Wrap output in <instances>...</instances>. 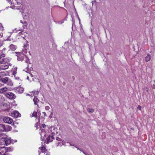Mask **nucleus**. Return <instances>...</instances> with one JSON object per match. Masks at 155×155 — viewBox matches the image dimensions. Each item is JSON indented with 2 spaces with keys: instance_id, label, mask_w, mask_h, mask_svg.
Here are the masks:
<instances>
[{
  "instance_id": "obj_33",
  "label": "nucleus",
  "mask_w": 155,
  "mask_h": 155,
  "mask_svg": "<svg viewBox=\"0 0 155 155\" xmlns=\"http://www.w3.org/2000/svg\"><path fill=\"white\" fill-rule=\"evenodd\" d=\"M45 109L47 110H48L50 109V107L48 106H47L45 107Z\"/></svg>"
},
{
  "instance_id": "obj_23",
  "label": "nucleus",
  "mask_w": 155,
  "mask_h": 155,
  "mask_svg": "<svg viewBox=\"0 0 155 155\" xmlns=\"http://www.w3.org/2000/svg\"><path fill=\"white\" fill-rule=\"evenodd\" d=\"M27 49L28 48H24V49L22 50V54H24L25 55V54H26L27 52Z\"/></svg>"
},
{
  "instance_id": "obj_37",
  "label": "nucleus",
  "mask_w": 155,
  "mask_h": 155,
  "mask_svg": "<svg viewBox=\"0 0 155 155\" xmlns=\"http://www.w3.org/2000/svg\"><path fill=\"white\" fill-rule=\"evenodd\" d=\"M145 90L147 92H148V89L147 87H145Z\"/></svg>"
},
{
  "instance_id": "obj_1",
  "label": "nucleus",
  "mask_w": 155,
  "mask_h": 155,
  "mask_svg": "<svg viewBox=\"0 0 155 155\" xmlns=\"http://www.w3.org/2000/svg\"><path fill=\"white\" fill-rule=\"evenodd\" d=\"M9 62V61L8 59V61H7V63H0L1 65H0V70H4L7 69L8 68V64Z\"/></svg>"
},
{
  "instance_id": "obj_48",
  "label": "nucleus",
  "mask_w": 155,
  "mask_h": 155,
  "mask_svg": "<svg viewBox=\"0 0 155 155\" xmlns=\"http://www.w3.org/2000/svg\"><path fill=\"white\" fill-rule=\"evenodd\" d=\"M11 8H12V9H15V8H14L13 6H11Z\"/></svg>"
},
{
  "instance_id": "obj_32",
  "label": "nucleus",
  "mask_w": 155,
  "mask_h": 155,
  "mask_svg": "<svg viewBox=\"0 0 155 155\" xmlns=\"http://www.w3.org/2000/svg\"><path fill=\"white\" fill-rule=\"evenodd\" d=\"M39 149L41 150L42 151L44 150L45 148L44 147H41L39 148Z\"/></svg>"
},
{
  "instance_id": "obj_42",
  "label": "nucleus",
  "mask_w": 155,
  "mask_h": 155,
  "mask_svg": "<svg viewBox=\"0 0 155 155\" xmlns=\"http://www.w3.org/2000/svg\"><path fill=\"white\" fill-rule=\"evenodd\" d=\"M7 1L8 2L10 3H11V0H7Z\"/></svg>"
},
{
  "instance_id": "obj_9",
  "label": "nucleus",
  "mask_w": 155,
  "mask_h": 155,
  "mask_svg": "<svg viewBox=\"0 0 155 155\" xmlns=\"http://www.w3.org/2000/svg\"><path fill=\"white\" fill-rule=\"evenodd\" d=\"M151 56L150 54H148L145 57V61L146 62L149 61L151 59Z\"/></svg>"
},
{
  "instance_id": "obj_35",
  "label": "nucleus",
  "mask_w": 155,
  "mask_h": 155,
  "mask_svg": "<svg viewBox=\"0 0 155 155\" xmlns=\"http://www.w3.org/2000/svg\"><path fill=\"white\" fill-rule=\"evenodd\" d=\"M137 108L139 110H141V106H138V107H137Z\"/></svg>"
},
{
  "instance_id": "obj_17",
  "label": "nucleus",
  "mask_w": 155,
  "mask_h": 155,
  "mask_svg": "<svg viewBox=\"0 0 155 155\" xmlns=\"http://www.w3.org/2000/svg\"><path fill=\"white\" fill-rule=\"evenodd\" d=\"M41 136V137H42L43 136H44L45 135L46 133L45 131V130L42 129L41 130V132H40Z\"/></svg>"
},
{
  "instance_id": "obj_47",
  "label": "nucleus",
  "mask_w": 155,
  "mask_h": 155,
  "mask_svg": "<svg viewBox=\"0 0 155 155\" xmlns=\"http://www.w3.org/2000/svg\"><path fill=\"white\" fill-rule=\"evenodd\" d=\"M16 7V8H15L16 9H18V10L20 9V8H17V7Z\"/></svg>"
},
{
  "instance_id": "obj_44",
  "label": "nucleus",
  "mask_w": 155,
  "mask_h": 155,
  "mask_svg": "<svg viewBox=\"0 0 155 155\" xmlns=\"http://www.w3.org/2000/svg\"><path fill=\"white\" fill-rule=\"evenodd\" d=\"M20 22L23 24L24 22L23 21H22L21 20L20 21Z\"/></svg>"
},
{
  "instance_id": "obj_15",
  "label": "nucleus",
  "mask_w": 155,
  "mask_h": 155,
  "mask_svg": "<svg viewBox=\"0 0 155 155\" xmlns=\"http://www.w3.org/2000/svg\"><path fill=\"white\" fill-rule=\"evenodd\" d=\"M0 144L3 145L5 144V138L3 137L0 139Z\"/></svg>"
},
{
  "instance_id": "obj_30",
  "label": "nucleus",
  "mask_w": 155,
  "mask_h": 155,
  "mask_svg": "<svg viewBox=\"0 0 155 155\" xmlns=\"http://www.w3.org/2000/svg\"><path fill=\"white\" fill-rule=\"evenodd\" d=\"M3 29V27L2 26V24L1 23H0V30H2Z\"/></svg>"
},
{
  "instance_id": "obj_39",
  "label": "nucleus",
  "mask_w": 155,
  "mask_h": 155,
  "mask_svg": "<svg viewBox=\"0 0 155 155\" xmlns=\"http://www.w3.org/2000/svg\"><path fill=\"white\" fill-rule=\"evenodd\" d=\"M43 113L44 114V116H46V113H45V112H43Z\"/></svg>"
},
{
  "instance_id": "obj_14",
  "label": "nucleus",
  "mask_w": 155,
  "mask_h": 155,
  "mask_svg": "<svg viewBox=\"0 0 155 155\" xmlns=\"http://www.w3.org/2000/svg\"><path fill=\"white\" fill-rule=\"evenodd\" d=\"M5 126L2 124H0V131H5Z\"/></svg>"
},
{
  "instance_id": "obj_16",
  "label": "nucleus",
  "mask_w": 155,
  "mask_h": 155,
  "mask_svg": "<svg viewBox=\"0 0 155 155\" xmlns=\"http://www.w3.org/2000/svg\"><path fill=\"white\" fill-rule=\"evenodd\" d=\"M33 101L34 102L35 104L37 105L39 101V100L38 99L36 96H35L33 99Z\"/></svg>"
},
{
  "instance_id": "obj_46",
  "label": "nucleus",
  "mask_w": 155,
  "mask_h": 155,
  "mask_svg": "<svg viewBox=\"0 0 155 155\" xmlns=\"http://www.w3.org/2000/svg\"><path fill=\"white\" fill-rule=\"evenodd\" d=\"M17 3L18 5H19L20 3L19 2H18Z\"/></svg>"
},
{
  "instance_id": "obj_45",
  "label": "nucleus",
  "mask_w": 155,
  "mask_h": 155,
  "mask_svg": "<svg viewBox=\"0 0 155 155\" xmlns=\"http://www.w3.org/2000/svg\"><path fill=\"white\" fill-rule=\"evenodd\" d=\"M76 148H77V149L78 150H81V149L80 148H78V147H77Z\"/></svg>"
},
{
  "instance_id": "obj_8",
  "label": "nucleus",
  "mask_w": 155,
  "mask_h": 155,
  "mask_svg": "<svg viewBox=\"0 0 155 155\" xmlns=\"http://www.w3.org/2000/svg\"><path fill=\"white\" fill-rule=\"evenodd\" d=\"M9 80H10V79L8 77H5V78H2L0 79V81L4 83H6Z\"/></svg>"
},
{
  "instance_id": "obj_50",
  "label": "nucleus",
  "mask_w": 155,
  "mask_h": 155,
  "mask_svg": "<svg viewBox=\"0 0 155 155\" xmlns=\"http://www.w3.org/2000/svg\"><path fill=\"white\" fill-rule=\"evenodd\" d=\"M101 2V0H99V2Z\"/></svg>"
},
{
  "instance_id": "obj_40",
  "label": "nucleus",
  "mask_w": 155,
  "mask_h": 155,
  "mask_svg": "<svg viewBox=\"0 0 155 155\" xmlns=\"http://www.w3.org/2000/svg\"><path fill=\"white\" fill-rule=\"evenodd\" d=\"M96 2V0H94V1L92 2V4H93L94 3V2Z\"/></svg>"
},
{
  "instance_id": "obj_12",
  "label": "nucleus",
  "mask_w": 155,
  "mask_h": 155,
  "mask_svg": "<svg viewBox=\"0 0 155 155\" xmlns=\"http://www.w3.org/2000/svg\"><path fill=\"white\" fill-rule=\"evenodd\" d=\"M10 49L12 51H15L16 48V46L13 44L9 46Z\"/></svg>"
},
{
  "instance_id": "obj_31",
  "label": "nucleus",
  "mask_w": 155,
  "mask_h": 155,
  "mask_svg": "<svg viewBox=\"0 0 155 155\" xmlns=\"http://www.w3.org/2000/svg\"><path fill=\"white\" fill-rule=\"evenodd\" d=\"M28 45V43H26V44L24 45L23 46L24 48H27V47Z\"/></svg>"
},
{
  "instance_id": "obj_43",
  "label": "nucleus",
  "mask_w": 155,
  "mask_h": 155,
  "mask_svg": "<svg viewBox=\"0 0 155 155\" xmlns=\"http://www.w3.org/2000/svg\"><path fill=\"white\" fill-rule=\"evenodd\" d=\"M30 78L29 76H28L27 79L29 80V78Z\"/></svg>"
},
{
  "instance_id": "obj_41",
  "label": "nucleus",
  "mask_w": 155,
  "mask_h": 155,
  "mask_svg": "<svg viewBox=\"0 0 155 155\" xmlns=\"http://www.w3.org/2000/svg\"><path fill=\"white\" fill-rule=\"evenodd\" d=\"M81 152H82L84 154H85V155H86V154H87L84 151H81Z\"/></svg>"
},
{
  "instance_id": "obj_5",
  "label": "nucleus",
  "mask_w": 155,
  "mask_h": 155,
  "mask_svg": "<svg viewBox=\"0 0 155 155\" xmlns=\"http://www.w3.org/2000/svg\"><path fill=\"white\" fill-rule=\"evenodd\" d=\"M7 150L6 149V147H0V154L2 155L7 153Z\"/></svg>"
},
{
  "instance_id": "obj_19",
  "label": "nucleus",
  "mask_w": 155,
  "mask_h": 155,
  "mask_svg": "<svg viewBox=\"0 0 155 155\" xmlns=\"http://www.w3.org/2000/svg\"><path fill=\"white\" fill-rule=\"evenodd\" d=\"M23 24L24 25L22 26L23 29H26L27 27V22L26 21H25L24 22Z\"/></svg>"
},
{
  "instance_id": "obj_27",
  "label": "nucleus",
  "mask_w": 155,
  "mask_h": 155,
  "mask_svg": "<svg viewBox=\"0 0 155 155\" xmlns=\"http://www.w3.org/2000/svg\"><path fill=\"white\" fill-rule=\"evenodd\" d=\"M32 92L33 93L34 96L37 95L39 93V92L38 91H32Z\"/></svg>"
},
{
  "instance_id": "obj_53",
  "label": "nucleus",
  "mask_w": 155,
  "mask_h": 155,
  "mask_svg": "<svg viewBox=\"0 0 155 155\" xmlns=\"http://www.w3.org/2000/svg\"><path fill=\"white\" fill-rule=\"evenodd\" d=\"M59 143H58V144L57 146H58V144H59Z\"/></svg>"
},
{
  "instance_id": "obj_11",
  "label": "nucleus",
  "mask_w": 155,
  "mask_h": 155,
  "mask_svg": "<svg viewBox=\"0 0 155 155\" xmlns=\"http://www.w3.org/2000/svg\"><path fill=\"white\" fill-rule=\"evenodd\" d=\"M12 127L9 126H5V131H9L12 130Z\"/></svg>"
},
{
  "instance_id": "obj_29",
  "label": "nucleus",
  "mask_w": 155,
  "mask_h": 155,
  "mask_svg": "<svg viewBox=\"0 0 155 155\" xmlns=\"http://www.w3.org/2000/svg\"><path fill=\"white\" fill-rule=\"evenodd\" d=\"M26 56V60H25L27 64H28V63L30 64V63H29L30 62L29 59L26 56Z\"/></svg>"
},
{
  "instance_id": "obj_10",
  "label": "nucleus",
  "mask_w": 155,
  "mask_h": 155,
  "mask_svg": "<svg viewBox=\"0 0 155 155\" xmlns=\"http://www.w3.org/2000/svg\"><path fill=\"white\" fill-rule=\"evenodd\" d=\"M8 88L6 87H4L0 89V94L5 93L7 91Z\"/></svg>"
},
{
  "instance_id": "obj_38",
  "label": "nucleus",
  "mask_w": 155,
  "mask_h": 155,
  "mask_svg": "<svg viewBox=\"0 0 155 155\" xmlns=\"http://www.w3.org/2000/svg\"><path fill=\"white\" fill-rule=\"evenodd\" d=\"M42 126L43 128H45L46 126V125H45V124H42Z\"/></svg>"
},
{
  "instance_id": "obj_4",
  "label": "nucleus",
  "mask_w": 155,
  "mask_h": 155,
  "mask_svg": "<svg viewBox=\"0 0 155 155\" xmlns=\"http://www.w3.org/2000/svg\"><path fill=\"white\" fill-rule=\"evenodd\" d=\"M5 94L6 97L9 99H15L16 97L15 95L12 92L5 93Z\"/></svg>"
},
{
  "instance_id": "obj_54",
  "label": "nucleus",
  "mask_w": 155,
  "mask_h": 155,
  "mask_svg": "<svg viewBox=\"0 0 155 155\" xmlns=\"http://www.w3.org/2000/svg\"><path fill=\"white\" fill-rule=\"evenodd\" d=\"M133 48H134V50H135L134 47H133Z\"/></svg>"
},
{
  "instance_id": "obj_20",
  "label": "nucleus",
  "mask_w": 155,
  "mask_h": 155,
  "mask_svg": "<svg viewBox=\"0 0 155 155\" xmlns=\"http://www.w3.org/2000/svg\"><path fill=\"white\" fill-rule=\"evenodd\" d=\"M50 137H51L52 140L54 139V135H53V134H52L51 136L50 135L47 138V140H48L49 141L51 142L52 140H50Z\"/></svg>"
},
{
  "instance_id": "obj_18",
  "label": "nucleus",
  "mask_w": 155,
  "mask_h": 155,
  "mask_svg": "<svg viewBox=\"0 0 155 155\" xmlns=\"http://www.w3.org/2000/svg\"><path fill=\"white\" fill-rule=\"evenodd\" d=\"M6 149L7 150V153H8L12 151L13 150L12 147H6Z\"/></svg>"
},
{
  "instance_id": "obj_3",
  "label": "nucleus",
  "mask_w": 155,
  "mask_h": 155,
  "mask_svg": "<svg viewBox=\"0 0 155 155\" xmlns=\"http://www.w3.org/2000/svg\"><path fill=\"white\" fill-rule=\"evenodd\" d=\"M3 121L5 123L13 124V120L10 117H5L3 118Z\"/></svg>"
},
{
  "instance_id": "obj_28",
  "label": "nucleus",
  "mask_w": 155,
  "mask_h": 155,
  "mask_svg": "<svg viewBox=\"0 0 155 155\" xmlns=\"http://www.w3.org/2000/svg\"><path fill=\"white\" fill-rule=\"evenodd\" d=\"M18 31H20L21 32H19L18 33V35L19 36H21V35H22L23 34V33H22V32H23V30H22V29H21V30H18Z\"/></svg>"
},
{
  "instance_id": "obj_21",
  "label": "nucleus",
  "mask_w": 155,
  "mask_h": 155,
  "mask_svg": "<svg viewBox=\"0 0 155 155\" xmlns=\"http://www.w3.org/2000/svg\"><path fill=\"white\" fill-rule=\"evenodd\" d=\"M31 78L30 80V81H33L34 80V78L33 77V75L31 74H29V76Z\"/></svg>"
},
{
  "instance_id": "obj_2",
  "label": "nucleus",
  "mask_w": 155,
  "mask_h": 155,
  "mask_svg": "<svg viewBox=\"0 0 155 155\" xmlns=\"http://www.w3.org/2000/svg\"><path fill=\"white\" fill-rule=\"evenodd\" d=\"M17 57V60L18 61H22L24 59L25 56L24 54L21 52H16Z\"/></svg>"
},
{
  "instance_id": "obj_52",
  "label": "nucleus",
  "mask_w": 155,
  "mask_h": 155,
  "mask_svg": "<svg viewBox=\"0 0 155 155\" xmlns=\"http://www.w3.org/2000/svg\"><path fill=\"white\" fill-rule=\"evenodd\" d=\"M152 7H155V5H152Z\"/></svg>"
},
{
  "instance_id": "obj_51",
  "label": "nucleus",
  "mask_w": 155,
  "mask_h": 155,
  "mask_svg": "<svg viewBox=\"0 0 155 155\" xmlns=\"http://www.w3.org/2000/svg\"><path fill=\"white\" fill-rule=\"evenodd\" d=\"M5 49H6V48H3V50H5Z\"/></svg>"
},
{
  "instance_id": "obj_6",
  "label": "nucleus",
  "mask_w": 155,
  "mask_h": 155,
  "mask_svg": "<svg viewBox=\"0 0 155 155\" xmlns=\"http://www.w3.org/2000/svg\"><path fill=\"white\" fill-rule=\"evenodd\" d=\"M15 90L16 93L21 94L23 92L24 88L21 87H18L15 88Z\"/></svg>"
},
{
  "instance_id": "obj_55",
  "label": "nucleus",
  "mask_w": 155,
  "mask_h": 155,
  "mask_svg": "<svg viewBox=\"0 0 155 155\" xmlns=\"http://www.w3.org/2000/svg\"><path fill=\"white\" fill-rule=\"evenodd\" d=\"M81 151H83L82 150H81H81H80Z\"/></svg>"
},
{
  "instance_id": "obj_26",
  "label": "nucleus",
  "mask_w": 155,
  "mask_h": 155,
  "mask_svg": "<svg viewBox=\"0 0 155 155\" xmlns=\"http://www.w3.org/2000/svg\"><path fill=\"white\" fill-rule=\"evenodd\" d=\"M8 81V85L10 86H12L13 85V83L12 81L9 80Z\"/></svg>"
},
{
  "instance_id": "obj_36",
  "label": "nucleus",
  "mask_w": 155,
  "mask_h": 155,
  "mask_svg": "<svg viewBox=\"0 0 155 155\" xmlns=\"http://www.w3.org/2000/svg\"><path fill=\"white\" fill-rule=\"evenodd\" d=\"M21 8V10H20V12H21L22 14H23V13H24V9H22V8Z\"/></svg>"
},
{
  "instance_id": "obj_22",
  "label": "nucleus",
  "mask_w": 155,
  "mask_h": 155,
  "mask_svg": "<svg viewBox=\"0 0 155 155\" xmlns=\"http://www.w3.org/2000/svg\"><path fill=\"white\" fill-rule=\"evenodd\" d=\"M87 111L90 113H93L94 110L93 109L87 108Z\"/></svg>"
},
{
  "instance_id": "obj_13",
  "label": "nucleus",
  "mask_w": 155,
  "mask_h": 155,
  "mask_svg": "<svg viewBox=\"0 0 155 155\" xmlns=\"http://www.w3.org/2000/svg\"><path fill=\"white\" fill-rule=\"evenodd\" d=\"M14 116L15 117H20L21 114H19L18 112V111H15L13 113Z\"/></svg>"
},
{
  "instance_id": "obj_49",
  "label": "nucleus",
  "mask_w": 155,
  "mask_h": 155,
  "mask_svg": "<svg viewBox=\"0 0 155 155\" xmlns=\"http://www.w3.org/2000/svg\"><path fill=\"white\" fill-rule=\"evenodd\" d=\"M27 95H28V96H30V95L29 94H26V96H27Z\"/></svg>"
},
{
  "instance_id": "obj_7",
  "label": "nucleus",
  "mask_w": 155,
  "mask_h": 155,
  "mask_svg": "<svg viewBox=\"0 0 155 155\" xmlns=\"http://www.w3.org/2000/svg\"><path fill=\"white\" fill-rule=\"evenodd\" d=\"M4 138L5 140V145L6 146L8 145L11 143V141L9 138H8L7 137H5Z\"/></svg>"
},
{
  "instance_id": "obj_24",
  "label": "nucleus",
  "mask_w": 155,
  "mask_h": 155,
  "mask_svg": "<svg viewBox=\"0 0 155 155\" xmlns=\"http://www.w3.org/2000/svg\"><path fill=\"white\" fill-rule=\"evenodd\" d=\"M17 67H15L13 70V74H16L17 72H16V71H17Z\"/></svg>"
},
{
  "instance_id": "obj_25",
  "label": "nucleus",
  "mask_w": 155,
  "mask_h": 155,
  "mask_svg": "<svg viewBox=\"0 0 155 155\" xmlns=\"http://www.w3.org/2000/svg\"><path fill=\"white\" fill-rule=\"evenodd\" d=\"M37 112L35 111H34L33 113L32 114V117H37Z\"/></svg>"
},
{
  "instance_id": "obj_34",
  "label": "nucleus",
  "mask_w": 155,
  "mask_h": 155,
  "mask_svg": "<svg viewBox=\"0 0 155 155\" xmlns=\"http://www.w3.org/2000/svg\"><path fill=\"white\" fill-rule=\"evenodd\" d=\"M56 139L57 140H58V141H61V139L59 137H57Z\"/></svg>"
}]
</instances>
